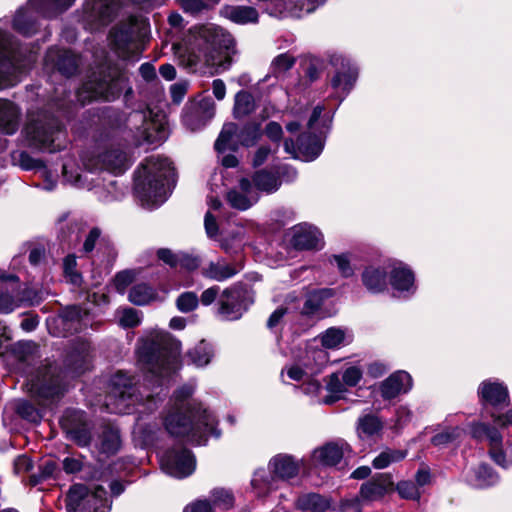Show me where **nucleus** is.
Wrapping results in <instances>:
<instances>
[{
  "label": "nucleus",
  "instance_id": "obj_2",
  "mask_svg": "<svg viewBox=\"0 0 512 512\" xmlns=\"http://www.w3.org/2000/svg\"><path fill=\"white\" fill-rule=\"evenodd\" d=\"M233 45L232 36L222 28L212 24L195 29L194 34L184 44H174V54L180 65L197 70L201 67L225 69V51Z\"/></svg>",
  "mask_w": 512,
  "mask_h": 512
},
{
  "label": "nucleus",
  "instance_id": "obj_29",
  "mask_svg": "<svg viewBox=\"0 0 512 512\" xmlns=\"http://www.w3.org/2000/svg\"><path fill=\"white\" fill-rule=\"evenodd\" d=\"M412 388V378L405 371H397L391 374L387 379L381 382L379 386L380 394L383 399L391 400L409 392Z\"/></svg>",
  "mask_w": 512,
  "mask_h": 512
},
{
  "label": "nucleus",
  "instance_id": "obj_25",
  "mask_svg": "<svg viewBox=\"0 0 512 512\" xmlns=\"http://www.w3.org/2000/svg\"><path fill=\"white\" fill-rule=\"evenodd\" d=\"M291 244L299 250L321 249L323 235L317 227L308 223H301L290 229Z\"/></svg>",
  "mask_w": 512,
  "mask_h": 512
},
{
  "label": "nucleus",
  "instance_id": "obj_53",
  "mask_svg": "<svg viewBox=\"0 0 512 512\" xmlns=\"http://www.w3.org/2000/svg\"><path fill=\"white\" fill-rule=\"evenodd\" d=\"M194 110L197 108L191 103L185 107L182 115L184 125L191 131L200 129L208 122L207 119H202L200 111L193 112Z\"/></svg>",
  "mask_w": 512,
  "mask_h": 512
},
{
  "label": "nucleus",
  "instance_id": "obj_3",
  "mask_svg": "<svg viewBox=\"0 0 512 512\" xmlns=\"http://www.w3.org/2000/svg\"><path fill=\"white\" fill-rule=\"evenodd\" d=\"M180 342L167 332L146 339L138 349V362L145 372V381L163 385L165 379L178 369Z\"/></svg>",
  "mask_w": 512,
  "mask_h": 512
},
{
  "label": "nucleus",
  "instance_id": "obj_63",
  "mask_svg": "<svg viewBox=\"0 0 512 512\" xmlns=\"http://www.w3.org/2000/svg\"><path fill=\"white\" fill-rule=\"evenodd\" d=\"M396 490L401 498L410 500H418L420 498L417 486L411 481H400L396 485Z\"/></svg>",
  "mask_w": 512,
  "mask_h": 512
},
{
  "label": "nucleus",
  "instance_id": "obj_43",
  "mask_svg": "<svg viewBox=\"0 0 512 512\" xmlns=\"http://www.w3.org/2000/svg\"><path fill=\"white\" fill-rule=\"evenodd\" d=\"M307 373L310 375L319 374L328 363L327 352L323 349H310L307 351L306 360Z\"/></svg>",
  "mask_w": 512,
  "mask_h": 512
},
{
  "label": "nucleus",
  "instance_id": "obj_61",
  "mask_svg": "<svg viewBox=\"0 0 512 512\" xmlns=\"http://www.w3.org/2000/svg\"><path fill=\"white\" fill-rule=\"evenodd\" d=\"M17 412L22 418L30 422H38L42 418L41 411L28 401L20 402L17 406Z\"/></svg>",
  "mask_w": 512,
  "mask_h": 512
},
{
  "label": "nucleus",
  "instance_id": "obj_6",
  "mask_svg": "<svg viewBox=\"0 0 512 512\" xmlns=\"http://www.w3.org/2000/svg\"><path fill=\"white\" fill-rule=\"evenodd\" d=\"M144 398L150 409L153 403L152 395L148 393L146 386L143 391H140L134 387L131 376L119 371L112 378V390L107 396L106 407L111 413H129L130 408L141 403Z\"/></svg>",
  "mask_w": 512,
  "mask_h": 512
},
{
  "label": "nucleus",
  "instance_id": "obj_32",
  "mask_svg": "<svg viewBox=\"0 0 512 512\" xmlns=\"http://www.w3.org/2000/svg\"><path fill=\"white\" fill-rule=\"evenodd\" d=\"M239 271L240 267L219 258L216 261H210L203 266L201 274L207 279L223 282L235 276Z\"/></svg>",
  "mask_w": 512,
  "mask_h": 512
},
{
  "label": "nucleus",
  "instance_id": "obj_27",
  "mask_svg": "<svg viewBox=\"0 0 512 512\" xmlns=\"http://www.w3.org/2000/svg\"><path fill=\"white\" fill-rule=\"evenodd\" d=\"M226 199L233 208L244 211L257 203L259 194L255 191L251 180L242 177L238 185L227 192Z\"/></svg>",
  "mask_w": 512,
  "mask_h": 512
},
{
  "label": "nucleus",
  "instance_id": "obj_44",
  "mask_svg": "<svg viewBox=\"0 0 512 512\" xmlns=\"http://www.w3.org/2000/svg\"><path fill=\"white\" fill-rule=\"evenodd\" d=\"M381 429L382 422L377 416L367 414L358 419L357 433L362 439L378 434Z\"/></svg>",
  "mask_w": 512,
  "mask_h": 512
},
{
  "label": "nucleus",
  "instance_id": "obj_59",
  "mask_svg": "<svg viewBox=\"0 0 512 512\" xmlns=\"http://www.w3.org/2000/svg\"><path fill=\"white\" fill-rule=\"evenodd\" d=\"M339 373L344 384H346L347 387L356 386L363 376V370L356 365L347 366L346 368L343 369L342 372Z\"/></svg>",
  "mask_w": 512,
  "mask_h": 512
},
{
  "label": "nucleus",
  "instance_id": "obj_23",
  "mask_svg": "<svg viewBox=\"0 0 512 512\" xmlns=\"http://www.w3.org/2000/svg\"><path fill=\"white\" fill-rule=\"evenodd\" d=\"M78 67V58L69 50L50 48L44 59V68L47 72L58 71L64 76L73 75Z\"/></svg>",
  "mask_w": 512,
  "mask_h": 512
},
{
  "label": "nucleus",
  "instance_id": "obj_13",
  "mask_svg": "<svg viewBox=\"0 0 512 512\" xmlns=\"http://www.w3.org/2000/svg\"><path fill=\"white\" fill-rule=\"evenodd\" d=\"M128 124L140 134L142 141L160 143L167 137L165 115L152 110L134 111L128 117Z\"/></svg>",
  "mask_w": 512,
  "mask_h": 512
},
{
  "label": "nucleus",
  "instance_id": "obj_35",
  "mask_svg": "<svg viewBox=\"0 0 512 512\" xmlns=\"http://www.w3.org/2000/svg\"><path fill=\"white\" fill-rule=\"evenodd\" d=\"M465 480L475 488H487L497 484L499 476L487 464H479L465 472Z\"/></svg>",
  "mask_w": 512,
  "mask_h": 512
},
{
  "label": "nucleus",
  "instance_id": "obj_30",
  "mask_svg": "<svg viewBox=\"0 0 512 512\" xmlns=\"http://www.w3.org/2000/svg\"><path fill=\"white\" fill-rule=\"evenodd\" d=\"M390 284L400 293L413 294L416 291L413 271L404 263L398 262L389 266Z\"/></svg>",
  "mask_w": 512,
  "mask_h": 512
},
{
  "label": "nucleus",
  "instance_id": "obj_64",
  "mask_svg": "<svg viewBox=\"0 0 512 512\" xmlns=\"http://www.w3.org/2000/svg\"><path fill=\"white\" fill-rule=\"evenodd\" d=\"M322 294L323 293L320 291L311 293L304 303L302 312L306 315H311L317 312L323 303Z\"/></svg>",
  "mask_w": 512,
  "mask_h": 512
},
{
  "label": "nucleus",
  "instance_id": "obj_22",
  "mask_svg": "<svg viewBox=\"0 0 512 512\" xmlns=\"http://www.w3.org/2000/svg\"><path fill=\"white\" fill-rule=\"evenodd\" d=\"M143 23L136 17L129 16L125 22L117 25L110 34L114 48L120 57L129 56V45L136 39Z\"/></svg>",
  "mask_w": 512,
  "mask_h": 512
},
{
  "label": "nucleus",
  "instance_id": "obj_24",
  "mask_svg": "<svg viewBox=\"0 0 512 512\" xmlns=\"http://www.w3.org/2000/svg\"><path fill=\"white\" fill-rule=\"evenodd\" d=\"M28 301L16 276L0 281V313H10Z\"/></svg>",
  "mask_w": 512,
  "mask_h": 512
},
{
  "label": "nucleus",
  "instance_id": "obj_47",
  "mask_svg": "<svg viewBox=\"0 0 512 512\" xmlns=\"http://www.w3.org/2000/svg\"><path fill=\"white\" fill-rule=\"evenodd\" d=\"M63 177L66 182L70 183L79 188L91 189V185L87 183L86 174L79 173V168L76 167L75 163L71 160L65 162L62 167Z\"/></svg>",
  "mask_w": 512,
  "mask_h": 512
},
{
  "label": "nucleus",
  "instance_id": "obj_8",
  "mask_svg": "<svg viewBox=\"0 0 512 512\" xmlns=\"http://www.w3.org/2000/svg\"><path fill=\"white\" fill-rule=\"evenodd\" d=\"M35 60L33 53L22 59L21 50L15 51L7 35L0 31V89L15 85Z\"/></svg>",
  "mask_w": 512,
  "mask_h": 512
},
{
  "label": "nucleus",
  "instance_id": "obj_45",
  "mask_svg": "<svg viewBox=\"0 0 512 512\" xmlns=\"http://www.w3.org/2000/svg\"><path fill=\"white\" fill-rule=\"evenodd\" d=\"M188 357L195 366L204 367L210 363L213 357L212 346L205 340H202L189 351Z\"/></svg>",
  "mask_w": 512,
  "mask_h": 512
},
{
  "label": "nucleus",
  "instance_id": "obj_17",
  "mask_svg": "<svg viewBox=\"0 0 512 512\" xmlns=\"http://www.w3.org/2000/svg\"><path fill=\"white\" fill-rule=\"evenodd\" d=\"M120 9V0H87L83 22L87 29L98 30L108 25Z\"/></svg>",
  "mask_w": 512,
  "mask_h": 512
},
{
  "label": "nucleus",
  "instance_id": "obj_31",
  "mask_svg": "<svg viewBox=\"0 0 512 512\" xmlns=\"http://www.w3.org/2000/svg\"><path fill=\"white\" fill-rule=\"evenodd\" d=\"M389 267L370 265L364 268L361 280L364 287L372 294H379L387 289Z\"/></svg>",
  "mask_w": 512,
  "mask_h": 512
},
{
  "label": "nucleus",
  "instance_id": "obj_1",
  "mask_svg": "<svg viewBox=\"0 0 512 512\" xmlns=\"http://www.w3.org/2000/svg\"><path fill=\"white\" fill-rule=\"evenodd\" d=\"M194 384H187L174 392L163 418L166 431L189 443L204 445L209 436H220L217 420L201 403L190 401Z\"/></svg>",
  "mask_w": 512,
  "mask_h": 512
},
{
  "label": "nucleus",
  "instance_id": "obj_54",
  "mask_svg": "<svg viewBox=\"0 0 512 512\" xmlns=\"http://www.w3.org/2000/svg\"><path fill=\"white\" fill-rule=\"evenodd\" d=\"M210 497L213 505L223 510L231 508L234 504L233 494L224 488H216L212 490Z\"/></svg>",
  "mask_w": 512,
  "mask_h": 512
},
{
  "label": "nucleus",
  "instance_id": "obj_58",
  "mask_svg": "<svg viewBox=\"0 0 512 512\" xmlns=\"http://www.w3.org/2000/svg\"><path fill=\"white\" fill-rule=\"evenodd\" d=\"M76 257L74 255H68L65 257L63 262L64 273L68 281L73 285L81 284V275L76 271Z\"/></svg>",
  "mask_w": 512,
  "mask_h": 512
},
{
  "label": "nucleus",
  "instance_id": "obj_18",
  "mask_svg": "<svg viewBox=\"0 0 512 512\" xmlns=\"http://www.w3.org/2000/svg\"><path fill=\"white\" fill-rule=\"evenodd\" d=\"M162 470L175 478H185L195 470V458L185 448L166 451L160 459Z\"/></svg>",
  "mask_w": 512,
  "mask_h": 512
},
{
  "label": "nucleus",
  "instance_id": "obj_37",
  "mask_svg": "<svg viewBox=\"0 0 512 512\" xmlns=\"http://www.w3.org/2000/svg\"><path fill=\"white\" fill-rule=\"evenodd\" d=\"M296 507L307 512H326L332 507L330 497L318 493H305L296 500Z\"/></svg>",
  "mask_w": 512,
  "mask_h": 512
},
{
  "label": "nucleus",
  "instance_id": "obj_62",
  "mask_svg": "<svg viewBox=\"0 0 512 512\" xmlns=\"http://www.w3.org/2000/svg\"><path fill=\"white\" fill-rule=\"evenodd\" d=\"M70 437L80 446H86L91 440L90 430L87 425L67 427Z\"/></svg>",
  "mask_w": 512,
  "mask_h": 512
},
{
  "label": "nucleus",
  "instance_id": "obj_20",
  "mask_svg": "<svg viewBox=\"0 0 512 512\" xmlns=\"http://www.w3.org/2000/svg\"><path fill=\"white\" fill-rule=\"evenodd\" d=\"M245 291L239 286L225 288L218 299V314L224 320H237L247 309Z\"/></svg>",
  "mask_w": 512,
  "mask_h": 512
},
{
  "label": "nucleus",
  "instance_id": "obj_21",
  "mask_svg": "<svg viewBox=\"0 0 512 512\" xmlns=\"http://www.w3.org/2000/svg\"><path fill=\"white\" fill-rule=\"evenodd\" d=\"M284 150L293 158H298L306 162L313 161L322 152L323 141L315 134H302L299 137L297 145L294 144L292 139H285Z\"/></svg>",
  "mask_w": 512,
  "mask_h": 512
},
{
  "label": "nucleus",
  "instance_id": "obj_9",
  "mask_svg": "<svg viewBox=\"0 0 512 512\" xmlns=\"http://www.w3.org/2000/svg\"><path fill=\"white\" fill-rule=\"evenodd\" d=\"M106 71L102 70L98 75L83 84L78 91V98L82 102L94 99H104L110 101L115 99L124 87L125 78L116 67H109Z\"/></svg>",
  "mask_w": 512,
  "mask_h": 512
},
{
  "label": "nucleus",
  "instance_id": "obj_38",
  "mask_svg": "<svg viewBox=\"0 0 512 512\" xmlns=\"http://www.w3.org/2000/svg\"><path fill=\"white\" fill-rule=\"evenodd\" d=\"M357 78V73L350 67H343L331 78V86L337 98L342 100L352 89Z\"/></svg>",
  "mask_w": 512,
  "mask_h": 512
},
{
  "label": "nucleus",
  "instance_id": "obj_4",
  "mask_svg": "<svg viewBox=\"0 0 512 512\" xmlns=\"http://www.w3.org/2000/svg\"><path fill=\"white\" fill-rule=\"evenodd\" d=\"M174 175L168 158L161 155L147 157L135 176V192L142 206L153 209L165 202L174 184Z\"/></svg>",
  "mask_w": 512,
  "mask_h": 512
},
{
  "label": "nucleus",
  "instance_id": "obj_56",
  "mask_svg": "<svg viewBox=\"0 0 512 512\" xmlns=\"http://www.w3.org/2000/svg\"><path fill=\"white\" fill-rule=\"evenodd\" d=\"M119 325L124 328H132L140 324L141 316L134 308H124L117 311Z\"/></svg>",
  "mask_w": 512,
  "mask_h": 512
},
{
  "label": "nucleus",
  "instance_id": "obj_39",
  "mask_svg": "<svg viewBox=\"0 0 512 512\" xmlns=\"http://www.w3.org/2000/svg\"><path fill=\"white\" fill-rule=\"evenodd\" d=\"M221 14L236 24H250L258 21L257 10L250 6H225Z\"/></svg>",
  "mask_w": 512,
  "mask_h": 512
},
{
  "label": "nucleus",
  "instance_id": "obj_57",
  "mask_svg": "<svg viewBox=\"0 0 512 512\" xmlns=\"http://www.w3.org/2000/svg\"><path fill=\"white\" fill-rule=\"evenodd\" d=\"M199 305V298L194 292H184L176 300L179 311L188 313L195 310Z\"/></svg>",
  "mask_w": 512,
  "mask_h": 512
},
{
  "label": "nucleus",
  "instance_id": "obj_19",
  "mask_svg": "<svg viewBox=\"0 0 512 512\" xmlns=\"http://www.w3.org/2000/svg\"><path fill=\"white\" fill-rule=\"evenodd\" d=\"M472 435L477 439L488 441L489 454L495 463L503 468L511 466L512 462L502 448V436L497 429L485 423H475L472 425Z\"/></svg>",
  "mask_w": 512,
  "mask_h": 512
},
{
  "label": "nucleus",
  "instance_id": "obj_34",
  "mask_svg": "<svg viewBox=\"0 0 512 512\" xmlns=\"http://www.w3.org/2000/svg\"><path fill=\"white\" fill-rule=\"evenodd\" d=\"M95 446L102 455L110 456L116 454L121 447L119 430L111 425L103 426L95 440Z\"/></svg>",
  "mask_w": 512,
  "mask_h": 512
},
{
  "label": "nucleus",
  "instance_id": "obj_28",
  "mask_svg": "<svg viewBox=\"0 0 512 512\" xmlns=\"http://www.w3.org/2000/svg\"><path fill=\"white\" fill-rule=\"evenodd\" d=\"M478 395L486 404L493 407L506 406L509 403L507 386L497 379H487L480 383Z\"/></svg>",
  "mask_w": 512,
  "mask_h": 512
},
{
  "label": "nucleus",
  "instance_id": "obj_60",
  "mask_svg": "<svg viewBox=\"0 0 512 512\" xmlns=\"http://www.w3.org/2000/svg\"><path fill=\"white\" fill-rule=\"evenodd\" d=\"M36 350L37 345L33 341H19L12 348L15 356L21 361H26Z\"/></svg>",
  "mask_w": 512,
  "mask_h": 512
},
{
  "label": "nucleus",
  "instance_id": "obj_10",
  "mask_svg": "<svg viewBox=\"0 0 512 512\" xmlns=\"http://www.w3.org/2000/svg\"><path fill=\"white\" fill-rule=\"evenodd\" d=\"M25 132L30 144L36 148L54 152L63 147L64 132L59 121L52 116L32 119Z\"/></svg>",
  "mask_w": 512,
  "mask_h": 512
},
{
  "label": "nucleus",
  "instance_id": "obj_15",
  "mask_svg": "<svg viewBox=\"0 0 512 512\" xmlns=\"http://www.w3.org/2000/svg\"><path fill=\"white\" fill-rule=\"evenodd\" d=\"M394 489V483L392 477L388 473L377 474L370 480L362 483L359 490V498L350 500H343L340 506L342 512L348 511L350 508L355 507L358 511V504L362 502H375L380 501L392 492Z\"/></svg>",
  "mask_w": 512,
  "mask_h": 512
},
{
  "label": "nucleus",
  "instance_id": "obj_51",
  "mask_svg": "<svg viewBox=\"0 0 512 512\" xmlns=\"http://www.w3.org/2000/svg\"><path fill=\"white\" fill-rule=\"evenodd\" d=\"M303 368L298 365H293L287 368V375L294 381H308L309 392H316L320 389V383L316 380H311L313 375L307 373V365L303 363Z\"/></svg>",
  "mask_w": 512,
  "mask_h": 512
},
{
  "label": "nucleus",
  "instance_id": "obj_50",
  "mask_svg": "<svg viewBox=\"0 0 512 512\" xmlns=\"http://www.w3.org/2000/svg\"><path fill=\"white\" fill-rule=\"evenodd\" d=\"M346 387L339 372L331 374L326 384V389L331 395L324 399V403L332 404L340 399L341 395L346 391Z\"/></svg>",
  "mask_w": 512,
  "mask_h": 512
},
{
  "label": "nucleus",
  "instance_id": "obj_46",
  "mask_svg": "<svg viewBox=\"0 0 512 512\" xmlns=\"http://www.w3.org/2000/svg\"><path fill=\"white\" fill-rule=\"evenodd\" d=\"M129 300L135 305H146L157 297L155 290L144 283L134 285L129 292Z\"/></svg>",
  "mask_w": 512,
  "mask_h": 512
},
{
  "label": "nucleus",
  "instance_id": "obj_48",
  "mask_svg": "<svg viewBox=\"0 0 512 512\" xmlns=\"http://www.w3.org/2000/svg\"><path fill=\"white\" fill-rule=\"evenodd\" d=\"M255 110V101L253 96L246 91H240L235 96L234 116L242 118Z\"/></svg>",
  "mask_w": 512,
  "mask_h": 512
},
{
  "label": "nucleus",
  "instance_id": "obj_7",
  "mask_svg": "<svg viewBox=\"0 0 512 512\" xmlns=\"http://www.w3.org/2000/svg\"><path fill=\"white\" fill-rule=\"evenodd\" d=\"M75 0H28L24 8H20L13 19V28L24 36H31L38 30L34 12L52 17L69 8Z\"/></svg>",
  "mask_w": 512,
  "mask_h": 512
},
{
  "label": "nucleus",
  "instance_id": "obj_33",
  "mask_svg": "<svg viewBox=\"0 0 512 512\" xmlns=\"http://www.w3.org/2000/svg\"><path fill=\"white\" fill-rule=\"evenodd\" d=\"M58 321L67 333L79 332L90 325V318L87 312L82 311L78 306L66 308Z\"/></svg>",
  "mask_w": 512,
  "mask_h": 512
},
{
  "label": "nucleus",
  "instance_id": "obj_49",
  "mask_svg": "<svg viewBox=\"0 0 512 512\" xmlns=\"http://www.w3.org/2000/svg\"><path fill=\"white\" fill-rule=\"evenodd\" d=\"M406 455L407 452L404 450L387 448L374 458L372 464L376 469H384L392 463L403 460Z\"/></svg>",
  "mask_w": 512,
  "mask_h": 512
},
{
  "label": "nucleus",
  "instance_id": "obj_12",
  "mask_svg": "<svg viewBox=\"0 0 512 512\" xmlns=\"http://www.w3.org/2000/svg\"><path fill=\"white\" fill-rule=\"evenodd\" d=\"M261 135L259 124L248 123L239 128L235 123H226L215 142V149L218 152H224L226 150L235 151L240 145L251 147L258 142Z\"/></svg>",
  "mask_w": 512,
  "mask_h": 512
},
{
  "label": "nucleus",
  "instance_id": "obj_41",
  "mask_svg": "<svg viewBox=\"0 0 512 512\" xmlns=\"http://www.w3.org/2000/svg\"><path fill=\"white\" fill-rule=\"evenodd\" d=\"M255 191L267 194L277 191L281 185L280 180L273 173L262 169L254 173L252 181Z\"/></svg>",
  "mask_w": 512,
  "mask_h": 512
},
{
  "label": "nucleus",
  "instance_id": "obj_36",
  "mask_svg": "<svg viewBox=\"0 0 512 512\" xmlns=\"http://www.w3.org/2000/svg\"><path fill=\"white\" fill-rule=\"evenodd\" d=\"M19 108L11 101L0 99V131L12 135L19 127Z\"/></svg>",
  "mask_w": 512,
  "mask_h": 512
},
{
  "label": "nucleus",
  "instance_id": "obj_40",
  "mask_svg": "<svg viewBox=\"0 0 512 512\" xmlns=\"http://www.w3.org/2000/svg\"><path fill=\"white\" fill-rule=\"evenodd\" d=\"M275 481L276 478L270 472L268 473L264 468H258L253 473L251 488L257 497H264L276 488Z\"/></svg>",
  "mask_w": 512,
  "mask_h": 512
},
{
  "label": "nucleus",
  "instance_id": "obj_52",
  "mask_svg": "<svg viewBox=\"0 0 512 512\" xmlns=\"http://www.w3.org/2000/svg\"><path fill=\"white\" fill-rule=\"evenodd\" d=\"M329 264L336 266L340 275L349 278L354 275V268L351 265V257L347 253L333 254L327 258Z\"/></svg>",
  "mask_w": 512,
  "mask_h": 512
},
{
  "label": "nucleus",
  "instance_id": "obj_16",
  "mask_svg": "<svg viewBox=\"0 0 512 512\" xmlns=\"http://www.w3.org/2000/svg\"><path fill=\"white\" fill-rule=\"evenodd\" d=\"M351 452L350 445L342 440L329 441L314 448L309 456V465L315 469L339 467Z\"/></svg>",
  "mask_w": 512,
  "mask_h": 512
},
{
  "label": "nucleus",
  "instance_id": "obj_5",
  "mask_svg": "<svg viewBox=\"0 0 512 512\" xmlns=\"http://www.w3.org/2000/svg\"><path fill=\"white\" fill-rule=\"evenodd\" d=\"M91 348L86 340L73 345L65 360V369L59 373L47 374L31 386L33 398L45 407L62 397L67 390V379L74 378L90 368Z\"/></svg>",
  "mask_w": 512,
  "mask_h": 512
},
{
  "label": "nucleus",
  "instance_id": "obj_55",
  "mask_svg": "<svg viewBox=\"0 0 512 512\" xmlns=\"http://www.w3.org/2000/svg\"><path fill=\"white\" fill-rule=\"evenodd\" d=\"M345 340V332L340 328H329L321 336V343L326 348L339 347Z\"/></svg>",
  "mask_w": 512,
  "mask_h": 512
},
{
  "label": "nucleus",
  "instance_id": "obj_26",
  "mask_svg": "<svg viewBox=\"0 0 512 512\" xmlns=\"http://www.w3.org/2000/svg\"><path fill=\"white\" fill-rule=\"evenodd\" d=\"M303 459L287 453H279L268 462L269 472L279 480L288 481L296 478L303 466Z\"/></svg>",
  "mask_w": 512,
  "mask_h": 512
},
{
  "label": "nucleus",
  "instance_id": "obj_11",
  "mask_svg": "<svg viewBox=\"0 0 512 512\" xmlns=\"http://www.w3.org/2000/svg\"><path fill=\"white\" fill-rule=\"evenodd\" d=\"M107 504V493L101 486H95L91 490L83 484H75L67 495L69 512H105Z\"/></svg>",
  "mask_w": 512,
  "mask_h": 512
},
{
  "label": "nucleus",
  "instance_id": "obj_14",
  "mask_svg": "<svg viewBox=\"0 0 512 512\" xmlns=\"http://www.w3.org/2000/svg\"><path fill=\"white\" fill-rule=\"evenodd\" d=\"M130 164L128 153L119 146L104 148L97 154L83 159L85 169L90 172L106 170L114 174H122Z\"/></svg>",
  "mask_w": 512,
  "mask_h": 512
},
{
  "label": "nucleus",
  "instance_id": "obj_42",
  "mask_svg": "<svg viewBox=\"0 0 512 512\" xmlns=\"http://www.w3.org/2000/svg\"><path fill=\"white\" fill-rule=\"evenodd\" d=\"M463 433L464 430L459 426H445L431 438V443L435 447H446L459 440Z\"/></svg>",
  "mask_w": 512,
  "mask_h": 512
}]
</instances>
